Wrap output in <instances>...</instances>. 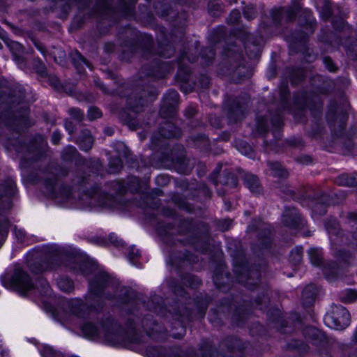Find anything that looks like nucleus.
Wrapping results in <instances>:
<instances>
[{
    "instance_id": "1",
    "label": "nucleus",
    "mask_w": 357,
    "mask_h": 357,
    "mask_svg": "<svg viewBox=\"0 0 357 357\" xmlns=\"http://www.w3.org/2000/svg\"><path fill=\"white\" fill-rule=\"evenodd\" d=\"M324 322L326 325L333 329H344L350 324L349 312L342 306H335L332 312L325 315Z\"/></svg>"
},
{
    "instance_id": "2",
    "label": "nucleus",
    "mask_w": 357,
    "mask_h": 357,
    "mask_svg": "<svg viewBox=\"0 0 357 357\" xmlns=\"http://www.w3.org/2000/svg\"><path fill=\"white\" fill-rule=\"evenodd\" d=\"M13 282L18 291L22 294L33 289V285L29 275L22 271H16L13 277Z\"/></svg>"
},
{
    "instance_id": "3",
    "label": "nucleus",
    "mask_w": 357,
    "mask_h": 357,
    "mask_svg": "<svg viewBox=\"0 0 357 357\" xmlns=\"http://www.w3.org/2000/svg\"><path fill=\"white\" fill-rule=\"evenodd\" d=\"M284 224L290 228H298L303 226L304 222L298 211L294 208H287L282 215Z\"/></svg>"
},
{
    "instance_id": "4",
    "label": "nucleus",
    "mask_w": 357,
    "mask_h": 357,
    "mask_svg": "<svg viewBox=\"0 0 357 357\" xmlns=\"http://www.w3.org/2000/svg\"><path fill=\"white\" fill-rule=\"evenodd\" d=\"M178 94L175 91H169L164 98V103L160 109V113L165 116V110L166 107H169L172 110L174 109L175 105L178 102Z\"/></svg>"
},
{
    "instance_id": "5",
    "label": "nucleus",
    "mask_w": 357,
    "mask_h": 357,
    "mask_svg": "<svg viewBox=\"0 0 357 357\" xmlns=\"http://www.w3.org/2000/svg\"><path fill=\"white\" fill-rule=\"evenodd\" d=\"M106 280L107 277L105 275H100L95 282H90V293L94 296H98L104 288Z\"/></svg>"
},
{
    "instance_id": "6",
    "label": "nucleus",
    "mask_w": 357,
    "mask_h": 357,
    "mask_svg": "<svg viewBox=\"0 0 357 357\" xmlns=\"http://www.w3.org/2000/svg\"><path fill=\"white\" fill-rule=\"evenodd\" d=\"M245 185L252 192L258 193L260 191V185L257 176L246 174L243 177Z\"/></svg>"
},
{
    "instance_id": "7",
    "label": "nucleus",
    "mask_w": 357,
    "mask_h": 357,
    "mask_svg": "<svg viewBox=\"0 0 357 357\" xmlns=\"http://www.w3.org/2000/svg\"><path fill=\"white\" fill-rule=\"evenodd\" d=\"M317 294V288L314 284L307 285L303 291L302 297L305 305H311Z\"/></svg>"
},
{
    "instance_id": "8",
    "label": "nucleus",
    "mask_w": 357,
    "mask_h": 357,
    "mask_svg": "<svg viewBox=\"0 0 357 357\" xmlns=\"http://www.w3.org/2000/svg\"><path fill=\"white\" fill-rule=\"evenodd\" d=\"M93 142V138L89 130H84L83 132V138H79L78 141L80 148L85 151L91 148Z\"/></svg>"
},
{
    "instance_id": "9",
    "label": "nucleus",
    "mask_w": 357,
    "mask_h": 357,
    "mask_svg": "<svg viewBox=\"0 0 357 357\" xmlns=\"http://www.w3.org/2000/svg\"><path fill=\"white\" fill-rule=\"evenodd\" d=\"M311 263L314 266H319L322 261L321 250L318 248H310L308 251Z\"/></svg>"
},
{
    "instance_id": "10",
    "label": "nucleus",
    "mask_w": 357,
    "mask_h": 357,
    "mask_svg": "<svg viewBox=\"0 0 357 357\" xmlns=\"http://www.w3.org/2000/svg\"><path fill=\"white\" fill-rule=\"evenodd\" d=\"M268 166L272 174L275 176L284 177L287 175L285 169L278 162H268Z\"/></svg>"
},
{
    "instance_id": "11",
    "label": "nucleus",
    "mask_w": 357,
    "mask_h": 357,
    "mask_svg": "<svg viewBox=\"0 0 357 357\" xmlns=\"http://www.w3.org/2000/svg\"><path fill=\"white\" fill-rule=\"evenodd\" d=\"M81 329L84 335L88 337H93L99 334L97 327L91 323L84 324Z\"/></svg>"
},
{
    "instance_id": "12",
    "label": "nucleus",
    "mask_w": 357,
    "mask_h": 357,
    "mask_svg": "<svg viewBox=\"0 0 357 357\" xmlns=\"http://www.w3.org/2000/svg\"><path fill=\"white\" fill-rule=\"evenodd\" d=\"M59 288L65 292H70L73 289V283L68 278L59 279L57 282Z\"/></svg>"
},
{
    "instance_id": "13",
    "label": "nucleus",
    "mask_w": 357,
    "mask_h": 357,
    "mask_svg": "<svg viewBox=\"0 0 357 357\" xmlns=\"http://www.w3.org/2000/svg\"><path fill=\"white\" fill-rule=\"evenodd\" d=\"M73 60L77 69H79V66L82 67L83 66L91 68L90 63L78 52L73 54Z\"/></svg>"
},
{
    "instance_id": "14",
    "label": "nucleus",
    "mask_w": 357,
    "mask_h": 357,
    "mask_svg": "<svg viewBox=\"0 0 357 357\" xmlns=\"http://www.w3.org/2000/svg\"><path fill=\"white\" fill-rule=\"evenodd\" d=\"M357 299V292L352 289L346 290L341 296V300L345 303H352Z\"/></svg>"
},
{
    "instance_id": "15",
    "label": "nucleus",
    "mask_w": 357,
    "mask_h": 357,
    "mask_svg": "<svg viewBox=\"0 0 357 357\" xmlns=\"http://www.w3.org/2000/svg\"><path fill=\"white\" fill-rule=\"evenodd\" d=\"M290 260L294 264H299L302 260V248H297L290 254Z\"/></svg>"
},
{
    "instance_id": "16",
    "label": "nucleus",
    "mask_w": 357,
    "mask_h": 357,
    "mask_svg": "<svg viewBox=\"0 0 357 357\" xmlns=\"http://www.w3.org/2000/svg\"><path fill=\"white\" fill-rule=\"evenodd\" d=\"M54 268H56V266L53 261H43L40 264V268L38 270L32 268L31 271L35 273H39L47 270H53Z\"/></svg>"
},
{
    "instance_id": "17",
    "label": "nucleus",
    "mask_w": 357,
    "mask_h": 357,
    "mask_svg": "<svg viewBox=\"0 0 357 357\" xmlns=\"http://www.w3.org/2000/svg\"><path fill=\"white\" fill-rule=\"evenodd\" d=\"M122 167L121 160L119 158H113L109 161V170L112 173L118 172Z\"/></svg>"
},
{
    "instance_id": "18",
    "label": "nucleus",
    "mask_w": 357,
    "mask_h": 357,
    "mask_svg": "<svg viewBox=\"0 0 357 357\" xmlns=\"http://www.w3.org/2000/svg\"><path fill=\"white\" fill-rule=\"evenodd\" d=\"M173 129H176L173 125L170 123L166 124L165 128L161 129V135L165 138L176 137V135L175 133L170 132Z\"/></svg>"
},
{
    "instance_id": "19",
    "label": "nucleus",
    "mask_w": 357,
    "mask_h": 357,
    "mask_svg": "<svg viewBox=\"0 0 357 357\" xmlns=\"http://www.w3.org/2000/svg\"><path fill=\"white\" fill-rule=\"evenodd\" d=\"M102 115L101 112L97 107H92L89 109L87 116L89 120H95L98 118H100Z\"/></svg>"
},
{
    "instance_id": "20",
    "label": "nucleus",
    "mask_w": 357,
    "mask_h": 357,
    "mask_svg": "<svg viewBox=\"0 0 357 357\" xmlns=\"http://www.w3.org/2000/svg\"><path fill=\"white\" fill-rule=\"evenodd\" d=\"M336 182L340 185H353L357 184V181H352L351 178L345 175L340 176Z\"/></svg>"
},
{
    "instance_id": "21",
    "label": "nucleus",
    "mask_w": 357,
    "mask_h": 357,
    "mask_svg": "<svg viewBox=\"0 0 357 357\" xmlns=\"http://www.w3.org/2000/svg\"><path fill=\"white\" fill-rule=\"evenodd\" d=\"M69 114L71 115L77 121H81L84 118V113L79 109L77 108H71L69 109Z\"/></svg>"
},
{
    "instance_id": "22",
    "label": "nucleus",
    "mask_w": 357,
    "mask_h": 357,
    "mask_svg": "<svg viewBox=\"0 0 357 357\" xmlns=\"http://www.w3.org/2000/svg\"><path fill=\"white\" fill-rule=\"evenodd\" d=\"M240 18V12L238 10H234L231 12L228 21L231 24H236L239 21Z\"/></svg>"
},
{
    "instance_id": "23",
    "label": "nucleus",
    "mask_w": 357,
    "mask_h": 357,
    "mask_svg": "<svg viewBox=\"0 0 357 357\" xmlns=\"http://www.w3.org/2000/svg\"><path fill=\"white\" fill-rule=\"evenodd\" d=\"M324 63L329 71L333 72L335 70V67L330 58H324Z\"/></svg>"
},
{
    "instance_id": "24",
    "label": "nucleus",
    "mask_w": 357,
    "mask_h": 357,
    "mask_svg": "<svg viewBox=\"0 0 357 357\" xmlns=\"http://www.w3.org/2000/svg\"><path fill=\"white\" fill-rule=\"evenodd\" d=\"M44 357H60V355L52 349H46L42 354Z\"/></svg>"
},
{
    "instance_id": "25",
    "label": "nucleus",
    "mask_w": 357,
    "mask_h": 357,
    "mask_svg": "<svg viewBox=\"0 0 357 357\" xmlns=\"http://www.w3.org/2000/svg\"><path fill=\"white\" fill-rule=\"evenodd\" d=\"M9 189L6 191V194L8 195H12L15 193V184L13 181H8Z\"/></svg>"
},
{
    "instance_id": "26",
    "label": "nucleus",
    "mask_w": 357,
    "mask_h": 357,
    "mask_svg": "<svg viewBox=\"0 0 357 357\" xmlns=\"http://www.w3.org/2000/svg\"><path fill=\"white\" fill-rule=\"evenodd\" d=\"M324 7L326 8V13H325V17L326 18L329 17L331 15V3L328 1H324Z\"/></svg>"
},
{
    "instance_id": "27",
    "label": "nucleus",
    "mask_w": 357,
    "mask_h": 357,
    "mask_svg": "<svg viewBox=\"0 0 357 357\" xmlns=\"http://www.w3.org/2000/svg\"><path fill=\"white\" fill-rule=\"evenodd\" d=\"M61 134L59 132H54L52 137V141L54 144H56L61 139Z\"/></svg>"
},
{
    "instance_id": "28",
    "label": "nucleus",
    "mask_w": 357,
    "mask_h": 357,
    "mask_svg": "<svg viewBox=\"0 0 357 357\" xmlns=\"http://www.w3.org/2000/svg\"><path fill=\"white\" fill-rule=\"evenodd\" d=\"M65 128L68 131L69 134H72L74 130V126L72 122L66 121L65 122Z\"/></svg>"
},
{
    "instance_id": "29",
    "label": "nucleus",
    "mask_w": 357,
    "mask_h": 357,
    "mask_svg": "<svg viewBox=\"0 0 357 357\" xmlns=\"http://www.w3.org/2000/svg\"><path fill=\"white\" fill-rule=\"evenodd\" d=\"M36 70L39 74L44 75L45 72V68L42 63L38 62V67H37Z\"/></svg>"
},
{
    "instance_id": "30",
    "label": "nucleus",
    "mask_w": 357,
    "mask_h": 357,
    "mask_svg": "<svg viewBox=\"0 0 357 357\" xmlns=\"http://www.w3.org/2000/svg\"><path fill=\"white\" fill-rule=\"evenodd\" d=\"M253 13H254L252 11V9H250V11H248V10H245L244 11V15L248 20L252 18Z\"/></svg>"
},
{
    "instance_id": "31",
    "label": "nucleus",
    "mask_w": 357,
    "mask_h": 357,
    "mask_svg": "<svg viewBox=\"0 0 357 357\" xmlns=\"http://www.w3.org/2000/svg\"><path fill=\"white\" fill-rule=\"evenodd\" d=\"M51 84L54 86L56 87L59 84V81L56 77H52L50 79Z\"/></svg>"
},
{
    "instance_id": "32",
    "label": "nucleus",
    "mask_w": 357,
    "mask_h": 357,
    "mask_svg": "<svg viewBox=\"0 0 357 357\" xmlns=\"http://www.w3.org/2000/svg\"><path fill=\"white\" fill-rule=\"evenodd\" d=\"M308 333L312 334V335H318V331L314 328H310L308 329Z\"/></svg>"
},
{
    "instance_id": "33",
    "label": "nucleus",
    "mask_w": 357,
    "mask_h": 357,
    "mask_svg": "<svg viewBox=\"0 0 357 357\" xmlns=\"http://www.w3.org/2000/svg\"><path fill=\"white\" fill-rule=\"evenodd\" d=\"M16 235L20 238V240H22V238L24 236V233L21 231H15Z\"/></svg>"
},
{
    "instance_id": "34",
    "label": "nucleus",
    "mask_w": 357,
    "mask_h": 357,
    "mask_svg": "<svg viewBox=\"0 0 357 357\" xmlns=\"http://www.w3.org/2000/svg\"><path fill=\"white\" fill-rule=\"evenodd\" d=\"M259 130L260 132H263L266 130V126L264 125V123H260L259 125Z\"/></svg>"
},
{
    "instance_id": "35",
    "label": "nucleus",
    "mask_w": 357,
    "mask_h": 357,
    "mask_svg": "<svg viewBox=\"0 0 357 357\" xmlns=\"http://www.w3.org/2000/svg\"><path fill=\"white\" fill-rule=\"evenodd\" d=\"M68 149L70 151V152L72 153V154H74L75 152H76V149L73 146H68Z\"/></svg>"
},
{
    "instance_id": "36",
    "label": "nucleus",
    "mask_w": 357,
    "mask_h": 357,
    "mask_svg": "<svg viewBox=\"0 0 357 357\" xmlns=\"http://www.w3.org/2000/svg\"><path fill=\"white\" fill-rule=\"evenodd\" d=\"M225 223L227 224V225H226V227H224V229H229V226H230V225H231V220H225Z\"/></svg>"
},
{
    "instance_id": "37",
    "label": "nucleus",
    "mask_w": 357,
    "mask_h": 357,
    "mask_svg": "<svg viewBox=\"0 0 357 357\" xmlns=\"http://www.w3.org/2000/svg\"><path fill=\"white\" fill-rule=\"evenodd\" d=\"M157 181L159 182L160 180H167L163 176H159L157 177ZM165 183H166V181H165Z\"/></svg>"
},
{
    "instance_id": "38",
    "label": "nucleus",
    "mask_w": 357,
    "mask_h": 357,
    "mask_svg": "<svg viewBox=\"0 0 357 357\" xmlns=\"http://www.w3.org/2000/svg\"><path fill=\"white\" fill-rule=\"evenodd\" d=\"M96 82V84L100 87V89H101L102 91H105V87H104L103 84L101 83H99L98 82Z\"/></svg>"
},
{
    "instance_id": "39",
    "label": "nucleus",
    "mask_w": 357,
    "mask_h": 357,
    "mask_svg": "<svg viewBox=\"0 0 357 357\" xmlns=\"http://www.w3.org/2000/svg\"><path fill=\"white\" fill-rule=\"evenodd\" d=\"M0 37L2 38V39H4V35H3V31L2 30V29L0 27Z\"/></svg>"
},
{
    "instance_id": "40",
    "label": "nucleus",
    "mask_w": 357,
    "mask_h": 357,
    "mask_svg": "<svg viewBox=\"0 0 357 357\" xmlns=\"http://www.w3.org/2000/svg\"><path fill=\"white\" fill-rule=\"evenodd\" d=\"M5 233H6V229H0V235L3 236Z\"/></svg>"
},
{
    "instance_id": "41",
    "label": "nucleus",
    "mask_w": 357,
    "mask_h": 357,
    "mask_svg": "<svg viewBox=\"0 0 357 357\" xmlns=\"http://www.w3.org/2000/svg\"><path fill=\"white\" fill-rule=\"evenodd\" d=\"M193 114H194V109L191 108V109H190V115H189V116H193Z\"/></svg>"
},
{
    "instance_id": "42",
    "label": "nucleus",
    "mask_w": 357,
    "mask_h": 357,
    "mask_svg": "<svg viewBox=\"0 0 357 357\" xmlns=\"http://www.w3.org/2000/svg\"><path fill=\"white\" fill-rule=\"evenodd\" d=\"M289 19H290V20H291V19H292V17H293V14L289 13Z\"/></svg>"
},
{
    "instance_id": "43",
    "label": "nucleus",
    "mask_w": 357,
    "mask_h": 357,
    "mask_svg": "<svg viewBox=\"0 0 357 357\" xmlns=\"http://www.w3.org/2000/svg\"><path fill=\"white\" fill-rule=\"evenodd\" d=\"M14 45L16 46V47H18V46H20V44L17 43H14Z\"/></svg>"
},
{
    "instance_id": "44",
    "label": "nucleus",
    "mask_w": 357,
    "mask_h": 357,
    "mask_svg": "<svg viewBox=\"0 0 357 357\" xmlns=\"http://www.w3.org/2000/svg\"><path fill=\"white\" fill-rule=\"evenodd\" d=\"M106 132H107L109 135H111V134H112V132L110 130H107Z\"/></svg>"
},
{
    "instance_id": "45",
    "label": "nucleus",
    "mask_w": 357,
    "mask_h": 357,
    "mask_svg": "<svg viewBox=\"0 0 357 357\" xmlns=\"http://www.w3.org/2000/svg\"><path fill=\"white\" fill-rule=\"evenodd\" d=\"M133 110L137 112H139V109L137 108H133Z\"/></svg>"
},
{
    "instance_id": "46",
    "label": "nucleus",
    "mask_w": 357,
    "mask_h": 357,
    "mask_svg": "<svg viewBox=\"0 0 357 357\" xmlns=\"http://www.w3.org/2000/svg\"><path fill=\"white\" fill-rule=\"evenodd\" d=\"M38 50L43 52L42 49L40 47H38Z\"/></svg>"
},
{
    "instance_id": "47",
    "label": "nucleus",
    "mask_w": 357,
    "mask_h": 357,
    "mask_svg": "<svg viewBox=\"0 0 357 357\" xmlns=\"http://www.w3.org/2000/svg\"><path fill=\"white\" fill-rule=\"evenodd\" d=\"M351 178V181H353V179H354V180H356V178H355V177H353V178Z\"/></svg>"
},
{
    "instance_id": "48",
    "label": "nucleus",
    "mask_w": 357,
    "mask_h": 357,
    "mask_svg": "<svg viewBox=\"0 0 357 357\" xmlns=\"http://www.w3.org/2000/svg\"><path fill=\"white\" fill-rule=\"evenodd\" d=\"M351 178V181H353V179H354V180H356V178H355V177H353V178Z\"/></svg>"
},
{
    "instance_id": "49",
    "label": "nucleus",
    "mask_w": 357,
    "mask_h": 357,
    "mask_svg": "<svg viewBox=\"0 0 357 357\" xmlns=\"http://www.w3.org/2000/svg\"><path fill=\"white\" fill-rule=\"evenodd\" d=\"M26 112H24V114H23V117L25 116Z\"/></svg>"
},
{
    "instance_id": "50",
    "label": "nucleus",
    "mask_w": 357,
    "mask_h": 357,
    "mask_svg": "<svg viewBox=\"0 0 357 357\" xmlns=\"http://www.w3.org/2000/svg\"><path fill=\"white\" fill-rule=\"evenodd\" d=\"M1 47H2V46H1V44L0 43V49L1 48Z\"/></svg>"
}]
</instances>
